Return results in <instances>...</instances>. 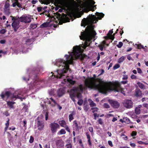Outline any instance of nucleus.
I'll list each match as a JSON object with an SVG mask.
<instances>
[{"instance_id":"f3484780","label":"nucleus","mask_w":148,"mask_h":148,"mask_svg":"<svg viewBox=\"0 0 148 148\" xmlns=\"http://www.w3.org/2000/svg\"><path fill=\"white\" fill-rule=\"evenodd\" d=\"M73 125L75 127V130L77 131L79 129H81L82 126H79V124L78 123L77 121L76 120H75L73 121Z\"/></svg>"},{"instance_id":"5fc2aeb1","label":"nucleus","mask_w":148,"mask_h":148,"mask_svg":"<svg viewBox=\"0 0 148 148\" xmlns=\"http://www.w3.org/2000/svg\"><path fill=\"white\" fill-rule=\"evenodd\" d=\"M131 78L132 79H137V77L136 76L133 74H132L131 76Z\"/></svg>"},{"instance_id":"3c124183","label":"nucleus","mask_w":148,"mask_h":148,"mask_svg":"<svg viewBox=\"0 0 148 148\" xmlns=\"http://www.w3.org/2000/svg\"><path fill=\"white\" fill-rule=\"evenodd\" d=\"M84 110L86 111L87 112L88 111L89 109V106L88 105H86V106H84Z\"/></svg>"},{"instance_id":"4d7b16f0","label":"nucleus","mask_w":148,"mask_h":148,"mask_svg":"<svg viewBox=\"0 0 148 148\" xmlns=\"http://www.w3.org/2000/svg\"><path fill=\"white\" fill-rule=\"evenodd\" d=\"M137 134V133L136 132L133 131L131 134V135L132 136H135Z\"/></svg>"},{"instance_id":"338daca9","label":"nucleus","mask_w":148,"mask_h":148,"mask_svg":"<svg viewBox=\"0 0 148 148\" xmlns=\"http://www.w3.org/2000/svg\"><path fill=\"white\" fill-rule=\"evenodd\" d=\"M38 2L37 0H33L32 1L31 3L33 4H34Z\"/></svg>"},{"instance_id":"f704fd0d","label":"nucleus","mask_w":148,"mask_h":148,"mask_svg":"<svg viewBox=\"0 0 148 148\" xmlns=\"http://www.w3.org/2000/svg\"><path fill=\"white\" fill-rule=\"evenodd\" d=\"M135 112L137 114H139L140 113V109L139 108H136L135 110Z\"/></svg>"},{"instance_id":"79ce46f5","label":"nucleus","mask_w":148,"mask_h":148,"mask_svg":"<svg viewBox=\"0 0 148 148\" xmlns=\"http://www.w3.org/2000/svg\"><path fill=\"white\" fill-rule=\"evenodd\" d=\"M66 148H73L72 145L71 143H69L66 145L65 146Z\"/></svg>"},{"instance_id":"c85d7f7f","label":"nucleus","mask_w":148,"mask_h":148,"mask_svg":"<svg viewBox=\"0 0 148 148\" xmlns=\"http://www.w3.org/2000/svg\"><path fill=\"white\" fill-rule=\"evenodd\" d=\"M125 59V57H124V56H122L118 59V62L119 63H122L124 61Z\"/></svg>"},{"instance_id":"2eb2a0df","label":"nucleus","mask_w":148,"mask_h":148,"mask_svg":"<svg viewBox=\"0 0 148 148\" xmlns=\"http://www.w3.org/2000/svg\"><path fill=\"white\" fill-rule=\"evenodd\" d=\"M12 26L14 29L15 32H16L19 27V23L16 21H13L12 23Z\"/></svg>"},{"instance_id":"423d86ee","label":"nucleus","mask_w":148,"mask_h":148,"mask_svg":"<svg viewBox=\"0 0 148 148\" xmlns=\"http://www.w3.org/2000/svg\"><path fill=\"white\" fill-rule=\"evenodd\" d=\"M95 3L94 0H86L85 3V5L84 9V10L86 12H88L89 11H94L95 10L93 9L96 8V5L93 6Z\"/></svg>"},{"instance_id":"603ef678","label":"nucleus","mask_w":148,"mask_h":148,"mask_svg":"<svg viewBox=\"0 0 148 148\" xmlns=\"http://www.w3.org/2000/svg\"><path fill=\"white\" fill-rule=\"evenodd\" d=\"M6 32L5 29H3L0 31V33L1 34H4Z\"/></svg>"},{"instance_id":"473e14b6","label":"nucleus","mask_w":148,"mask_h":148,"mask_svg":"<svg viewBox=\"0 0 148 148\" xmlns=\"http://www.w3.org/2000/svg\"><path fill=\"white\" fill-rule=\"evenodd\" d=\"M98 109L97 107L92 108L91 110H92V112L94 114L97 113L98 110Z\"/></svg>"},{"instance_id":"cd10ccee","label":"nucleus","mask_w":148,"mask_h":148,"mask_svg":"<svg viewBox=\"0 0 148 148\" xmlns=\"http://www.w3.org/2000/svg\"><path fill=\"white\" fill-rule=\"evenodd\" d=\"M9 121L10 120L8 119V120L6 121V123H5V132L6 131L8 127L9 126Z\"/></svg>"},{"instance_id":"864d4df0","label":"nucleus","mask_w":148,"mask_h":148,"mask_svg":"<svg viewBox=\"0 0 148 148\" xmlns=\"http://www.w3.org/2000/svg\"><path fill=\"white\" fill-rule=\"evenodd\" d=\"M98 122L99 123V124L100 125H102L103 123V122L102 121V119L100 118L98 120Z\"/></svg>"},{"instance_id":"9d476101","label":"nucleus","mask_w":148,"mask_h":148,"mask_svg":"<svg viewBox=\"0 0 148 148\" xmlns=\"http://www.w3.org/2000/svg\"><path fill=\"white\" fill-rule=\"evenodd\" d=\"M39 117L38 116V119H39ZM44 125L45 123L43 121L38 120L37 121V127L38 130L40 131L44 129Z\"/></svg>"},{"instance_id":"72a5a7b5","label":"nucleus","mask_w":148,"mask_h":148,"mask_svg":"<svg viewBox=\"0 0 148 148\" xmlns=\"http://www.w3.org/2000/svg\"><path fill=\"white\" fill-rule=\"evenodd\" d=\"M67 81L70 84L72 85H74L75 83V81H73L72 79H68Z\"/></svg>"},{"instance_id":"8fccbe9b","label":"nucleus","mask_w":148,"mask_h":148,"mask_svg":"<svg viewBox=\"0 0 148 148\" xmlns=\"http://www.w3.org/2000/svg\"><path fill=\"white\" fill-rule=\"evenodd\" d=\"M88 130L92 134H93V128L92 127H89L88 128Z\"/></svg>"},{"instance_id":"a18cd8bd","label":"nucleus","mask_w":148,"mask_h":148,"mask_svg":"<svg viewBox=\"0 0 148 148\" xmlns=\"http://www.w3.org/2000/svg\"><path fill=\"white\" fill-rule=\"evenodd\" d=\"M123 45V43L121 42H119V44L116 45L117 47L119 48H121Z\"/></svg>"},{"instance_id":"bb28decb","label":"nucleus","mask_w":148,"mask_h":148,"mask_svg":"<svg viewBox=\"0 0 148 148\" xmlns=\"http://www.w3.org/2000/svg\"><path fill=\"white\" fill-rule=\"evenodd\" d=\"M96 14L99 18V19H101V18H103L104 16V14L102 13H99L97 12Z\"/></svg>"},{"instance_id":"09e8293b","label":"nucleus","mask_w":148,"mask_h":148,"mask_svg":"<svg viewBox=\"0 0 148 148\" xmlns=\"http://www.w3.org/2000/svg\"><path fill=\"white\" fill-rule=\"evenodd\" d=\"M54 14H55V16L57 18H60L61 16V14L58 12H56Z\"/></svg>"},{"instance_id":"1a4fd4ad","label":"nucleus","mask_w":148,"mask_h":148,"mask_svg":"<svg viewBox=\"0 0 148 148\" xmlns=\"http://www.w3.org/2000/svg\"><path fill=\"white\" fill-rule=\"evenodd\" d=\"M19 21L25 23H30L31 21V18L29 16H22L19 18Z\"/></svg>"},{"instance_id":"aec40b11","label":"nucleus","mask_w":148,"mask_h":148,"mask_svg":"<svg viewBox=\"0 0 148 148\" xmlns=\"http://www.w3.org/2000/svg\"><path fill=\"white\" fill-rule=\"evenodd\" d=\"M86 135L88 139V145L89 146H92V144L91 142L90 137L89 133L88 132H87L86 133Z\"/></svg>"},{"instance_id":"680f3d73","label":"nucleus","mask_w":148,"mask_h":148,"mask_svg":"<svg viewBox=\"0 0 148 148\" xmlns=\"http://www.w3.org/2000/svg\"><path fill=\"white\" fill-rule=\"evenodd\" d=\"M3 114L6 116H8L9 115V113L8 111H5L4 112Z\"/></svg>"},{"instance_id":"0e129e2a","label":"nucleus","mask_w":148,"mask_h":148,"mask_svg":"<svg viewBox=\"0 0 148 148\" xmlns=\"http://www.w3.org/2000/svg\"><path fill=\"white\" fill-rule=\"evenodd\" d=\"M103 47L104 46H103L102 45H100L99 46V49L101 51H102L103 50Z\"/></svg>"},{"instance_id":"052dcab7","label":"nucleus","mask_w":148,"mask_h":148,"mask_svg":"<svg viewBox=\"0 0 148 148\" xmlns=\"http://www.w3.org/2000/svg\"><path fill=\"white\" fill-rule=\"evenodd\" d=\"M42 8L41 7H38L37 8V10L38 12H41L42 11Z\"/></svg>"},{"instance_id":"9b49d317","label":"nucleus","mask_w":148,"mask_h":148,"mask_svg":"<svg viewBox=\"0 0 148 148\" xmlns=\"http://www.w3.org/2000/svg\"><path fill=\"white\" fill-rule=\"evenodd\" d=\"M58 123L62 127H64L67 131L69 132H70V129L66 125V123L65 121L63 120L59 121Z\"/></svg>"},{"instance_id":"412c9836","label":"nucleus","mask_w":148,"mask_h":148,"mask_svg":"<svg viewBox=\"0 0 148 148\" xmlns=\"http://www.w3.org/2000/svg\"><path fill=\"white\" fill-rule=\"evenodd\" d=\"M7 106H8L10 108H14V107L13 105L15 103V102L8 101H7Z\"/></svg>"},{"instance_id":"0eeeda50","label":"nucleus","mask_w":148,"mask_h":148,"mask_svg":"<svg viewBox=\"0 0 148 148\" xmlns=\"http://www.w3.org/2000/svg\"><path fill=\"white\" fill-rule=\"evenodd\" d=\"M123 106L127 109L132 108L133 107V103L130 100L125 99L123 103Z\"/></svg>"},{"instance_id":"ea45409f","label":"nucleus","mask_w":148,"mask_h":148,"mask_svg":"<svg viewBox=\"0 0 148 148\" xmlns=\"http://www.w3.org/2000/svg\"><path fill=\"white\" fill-rule=\"evenodd\" d=\"M11 17H12V20L13 21L16 22L18 20V18H19L18 17L17 18L16 17L13 16H11Z\"/></svg>"},{"instance_id":"b1692460","label":"nucleus","mask_w":148,"mask_h":148,"mask_svg":"<svg viewBox=\"0 0 148 148\" xmlns=\"http://www.w3.org/2000/svg\"><path fill=\"white\" fill-rule=\"evenodd\" d=\"M88 101L89 103V105L90 107H92L94 106H96V104L94 103L91 99H88Z\"/></svg>"},{"instance_id":"4468645a","label":"nucleus","mask_w":148,"mask_h":148,"mask_svg":"<svg viewBox=\"0 0 148 148\" xmlns=\"http://www.w3.org/2000/svg\"><path fill=\"white\" fill-rule=\"evenodd\" d=\"M56 144L57 148H64V142L62 140H57Z\"/></svg>"},{"instance_id":"f03ea898","label":"nucleus","mask_w":148,"mask_h":148,"mask_svg":"<svg viewBox=\"0 0 148 148\" xmlns=\"http://www.w3.org/2000/svg\"><path fill=\"white\" fill-rule=\"evenodd\" d=\"M70 55V56L68 55H65L66 60L60 59L57 61L56 65L58 67L62 66L63 68L62 70H57L58 75H54V77L61 78L62 76H64V74L66 73L69 69V64L73 62L74 58L82 60H83L84 58V55L81 52V48L78 46H76L73 47V52H71Z\"/></svg>"},{"instance_id":"a211bd4d","label":"nucleus","mask_w":148,"mask_h":148,"mask_svg":"<svg viewBox=\"0 0 148 148\" xmlns=\"http://www.w3.org/2000/svg\"><path fill=\"white\" fill-rule=\"evenodd\" d=\"M60 4L62 5L64 7L67 8H71V5L68 3L65 2H61L60 3Z\"/></svg>"},{"instance_id":"f257e3e1","label":"nucleus","mask_w":148,"mask_h":148,"mask_svg":"<svg viewBox=\"0 0 148 148\" xmlns=\"http://www.w3.org/2000/svg\"><path fill=\"white\" fill-rule=\"evenodd\" d=\"M96 77V75L94 74L93 77L85 79L84 83L86 87L91 89L95 88L102 93L110 91L118 92L120 90L121 85L119 83L115 82L112 83L111 82H104L99 78H95Z\"/></svg>"},{"instance_id":"7ed1b4c3","label":"nucleus","mask_w":148,"mask_h":148,"mask_svg":"<svg viewBox=\"0 0 148 148\" xmlns=\"http://www.w3.org/2000/svg\"><path fill=\"white\" fill-rule=\"evenodd\" d=\"M88 19L91 24L87 26L84 32H81V35L79 36L80 39L85 40L83 46L84 49L90 45L93 36L96 34L95 31L93 30L94 26L92 25L96 22V17L95 15H91L89 16Z\"/></svg>"},{"instance_id":"de8ad7c7","label":"nucleus","mask_w":148,"mask_h":148,"mask_svg":"<svg viewBox=\"0 0 148 148\" xmlns=\"http://www.w3.org/2000/svg\"><path fill=\"white\" fill-rule=\"evenodd\" d=\"M103 107L106 108H110L109 105L107 103H104L103 105Z\"/></svg>"},{"instance_id":"69168bd1","label":"nucleus","mask_w":148,"mask_h":148,"mask_svg":"<svg viewBox=\"0 0 148 148\" xmlns=\"http://www.w3.org/2000/svg\"><path fill=\"white\" fill-rule=\"evenodd\" d=\"M127 78L128 77L127 75H124L122 79L123 80H126L127 79Z\"/></svg>"},{"instance_id":"5701e85b","label":"nucleus","mask_w":148,"mask_h":148,"mask_svg":"<svg viewBox=\"0 0 148 148\" xmlns=\"http://www.w3.org/2000/svg\"><path fill=\"white\" fill-rule=\"evenodd\" d=\"M75 111H73L72 112L71 114H70L69 116V121L71 122L73 119V116L75 114Z\"/></svg>"},{"instance_id":"a19ab883","label":"nucleus","mask_w":148,"mask_h":148,"mask_svg":"<svg viewBox=\"0 0 148 148\" xmlns=\"http://www.w3.org/2000/svg\"><path fill=\"white\" fill-rule=\"evenodd\" d=\"M79 88V91L83 92L84 90L83 86L82 84H80L78 87Z\"/></svg>"},{"instance_id":"e2e57ef3","label":"nucleus","mask_w":148,"mask_h":148,"mask_svg":"<svg viewBox=\"0 0 148 148\" xmlns=\"http://www.w3.org/2000/svg\"><path fill=\"white\" fill-rule=\"evenodd\" d=\"M6 41L5 40H2L0 41V43L1 44H4L5 43Z\"/></svg>"},{"instance_id":"39448f33","label":"nucleus","mask_w":148,"mask_h":148,"mask_svg":"<svg viewBox=\"0 0 148 148\" xmlns=\"http://www.w3.org/2000/svg\"><path fill=\"white\" fill-rule=\"evenodd\" d=\"M20 95V94L18 93V92L17 91H15V93L11 96V93L10 92L7 91L5 92H3L1 95V96L3 99H4L5 97H6L7 99H8L10 96H11L10 99L15 101L17 98L21 99H22V97L19 96Z\"/></svg>"},{"instance_id":"49530a36","label":"nucleus","mask_w":148,"mask_h":148,"mask_svg":"<svg viewBox=\"0 0 148 148\" xmlns=\"http://www.w3.org/2000/svg\"><path fill=\"white\" fill-rule=\"evenodd\" d=\"M34 138L32 136H31L29 140V142L30 143H32L34 142Z\"/></svg>"},{"instance_id":"4c0bfd02","label":"nucleus","mask_w":148,"mask_h":148,"mask_svg":"<svg viewBox=\"0 0 148 148\" xmlns=\"http://www.w3.org/2000/svg\"><path fill=\"white\" fill-rule=\"evenodd\" d=\"M32 42V39H27L26 41V44L27 45H30Z\"/></svg>"},{"instance_id":"a878e982","label":"nucleus","mask_w":148,"mask_h":148,"mask_svg":"<svg viewBox=\"0 0 148 148\" xmlns=\"http://www.w3.org/2000/svg\"><path fill=\"white\" fill-rule=\"evenodd\" d=\"M49 23L47 22H45L42 23L41 24L40 26L41 28H43L44 27H47L49 26Z\"/></svg>"},{"instance_id":"37998d69","label":"nucleus","mask_w":148,"mask_h":148,"mask_svg":"<svg viewBox=\"0 0 148 148\" xmlns=\"http://www.w3.org/2000/svg\"><path fill=\"white\" fill-rule=\"evenodd\" d=\"M120 67V65L119 64H115L113 67V69L114 70L116 69L119 68Z\"/></svg>"},{"instance_id":"58836bf2","label":"nucleus","mask_w":148,"mask_h":148,"mask_svg":"<svg viewBox=\"0 0 148 148\" xmlns=\"http://www.w3.org/2000/svg\"><path fill=\"white\" fill-rule=\"evenodd\" d=\"M71 89L73 91L75 92H79V88H78V87H74L73 89Z\"/></svg>"},{"instance_id":"393cba45","label":"nucleus","mask_w":148,"mask_h":148,"mask_svg":"<svg viewBox=\"0 0 148 148\" xmlns=\"http://www.w3.org/2000/svg\"><path fill=\"white\" fill-rule=\"evenodd\" d=\"M43 113L45 114V120H47L49 116V112L47 110H44L43 111Z\"/></svg>"},{"instance_id":"dca6fc26","label":"nucleus","mask_w":148,"mask_h":148,"mask_svg":"<svg viewBox=\"0 0 148 148\" xmlns=\"http://www.w3.org/2000/svg\"><path fill=\"white\" fill-rule=\"evenodd\" d=\"M57 95L59 97L62 96L65 93L64 89L63 88H60L57 91Z\"/></svg>"},{"instance_id":"c9c22d12","label":"nucleus","mask_w":148,"mask_h":148,"mask_svg":"<svg viewBox=\"0 0 148 148\" xmlns=\"http://www.w3.org/2000/svg\"><path fill=\"white\" fill-rule=\"evenodd\" d=\"M75 92L73 91L72 90V89L71 90L70 93V97H75Z\"/></svg>"},{"instance_id":"c756f323","label":"nucleus","mask_w":148,"mask_h":148,"mask_svg":"<svg viewBox=\"0 0 148 148\" xmlns=\"http://www.w3.org/2000/svg\"><path fill=\"white\" fill-rule=\"evenodd\" d=\"M66 133V132L64 129H61L58 133V134H65Z\"/></svg>"},{"instance_id":"4be33fe9","label":"nucleus","mask_w":148,"mask_h":148,"mask_svg":"<svg viewBox=\"0 0 148 148\" xmlns=\"http://www.w3.org/2000/svg\"><path fill=\"white\" fill-rule=\"evenodd\" d=\"M137 84L138 85V87H139L141 89L143 90L145 89V86L143 83L140 82H137Z\"/></svg>"},{"instance_id":"2f4dec72","label":"nucleus","mask_w":148,"mask_h":148,"mask_svg":"<svg viewBox=\"0 0 148 148\" xmlns=\"http://www.w3.org/2000/svg\"><path fill=\"white\" fill-rule=\"evenodd\" d=\"M135 45H136V47L138 49H140L141 48H143V49H145L143 45H141V44H136Z\"/></svg>"},{"instance_id":"13d9d810","label":"nucleus","mask_w":148,"mask_h":148,"mask_svg":"<svg viewBox=\"0 0 148 148\" xmlns=\"http://www.w3.org/2000/svg\"><path fill=\"white\" fill-rule=\"evenodd\" d=\"M81 96V94L79 92L77 93V95H76L77 97L79 99Z\"/></svg>"},{"instance_id":"6e6552de","label":"nucleus","mask_w":148,"mask_h":148,"mask_svg":"<svg viewBox=\"0 0 148 148\" xmlns=\"http://www.w3.org/2000/svg\"><path fill=\"white\" fill-rule=\"evenodd\" d=\"M50 127L51 132L53 133H56L57 131V129L60 128L59 125L54 122L51 123L50 124Z\"/></svg>"},{"instance_id":"bf43d9fd","label":"nucleus","mask_w":148,"mask_h":148,"mask_svg":"<svg viewBox=\"0 0 148 148\" xmlns=\"http://www.w3.org/2000/svg\"><path fill=\"white\" fill-rule=\"evenodd\" d=\"M137 70L138 72L140 74H141L142 73V71L141 70L140 68H137Z\"/></svg>"},{"instance_id":"6e6d98bb","label":"nucleus","mask_w":148,"mask_h":148,"mask_svg":"<svg viewBox=\"0 0 148 148\" xmlns=\"http://www.w3.org/2000/svg\"><path fill=\"white\" fill-rule=\"evenodd\" d=\"M109 145L111 147H113V145L112 144V142L110 140H109L108 142Z\"/></svg>"},{"instance_id":"774afa93","label":"nucleus","mask_w":148,"mask_h":148,"mask_svg":"<svg viewBox=\"0 0 148 148\" xmlns=\"http://www.w3.org/2000/svg\"><path fill=\"white\" fill-rule=\"evenodd\" d=\"M17 5L18 7L19 8H22V5L20 3H19L18 2L17 3Z\"/></svg>"},{"instance_id":"f8f14e48","label":"nucleus","mask_w":148,"mask_h":148,"mask_svg":"<svg viewBox=\"0 0 148 148\" xmlns=\"http://www.w3.org/2000/svg\"><path fill=\"white\" fill-rule=\"evenodd\" d=\"M109 102L111 106L114 108H118L120 106L119 103L117 101L109 100Z\"/></svg>"},{"instance_id":"20e7f679","label":"nucleus","mask_w":148,"mask_h":148,"mask_svg":"<svg viewBox=\"0 0 148 148\" xmlns=\"http://www.w3.org/2000/svg\"><path fill=\"white\" fill-rule=\"evenodd\" d=\"M40 69L39 68H34L32 71L30 75H27L23 77L22 78L23 80L26 82L29 81L30 77L29 75L31 76V77L34 81L37 80L38 79V75L40 72Z\"/></svg>"},{"instance_id":"7c9ffc66","label":"nucleus","mask_w":148,"mask_h":148,"mask_svg":"<svg viewBox=\"0 0 148 148\" xmlns=\"http://www.w3.org/2000/svg\"><path fill=\"white\" fill-rule=\"evenodd\" d=\"M123 121L124 122L127 123H129L130 122L129 119L127 117H125L123 118Z\"/></svg>"},{"instance_id":"c03bdc74","label":"nucleus","mask_w":148,"mask_h":148,"mask_svg":"<svg viewBox=\"0 0 148 148\" xmlns=\"http://www.w3.org/2000/svg\"><path fill=\"white\" fill-rule=\"evenodd\" d=\"M83 101L82 99H79L77 102V104L79 106H81L83 103Z\"/></svg>"},{"instance_id":"e433bc0d","label":"nucleus","mask_w":148,"mask_h":148,"mask_svg":"<svg viewBox=\"0 0 148 148\" xmlns=\"http://www.w3.org/2000/svg\"><path fill=\"white\" fill-rule=\"evenodd\" d=\"M37 25L36 24H31L30 25V27L33 29H35L37 27Z\"/></svg>"},{"instance_id":"6ab92c4d","label":"nucleus","mask_w":148,"mask_h":148,"mask_svg":"<svg viewBox=\"0 0 148 148\" xmlns=\"http://www.w3.org/2000/svg\"><path fill=\"white\" fill-rule=\"evenodd\" d=\"M113 33V29L110 30L108 34H107V35H109V38L112 40H113L114 38V34H113V35H112V34Z\"/></svg>"},{"instance_id":"ddd939ff","label":"nucleus","mask_w":148,"mask_h":148,"mask_svg":"<svg viewBox=\"0 0 148 148\" xmlns=\"http://www.w3.org/2000/svg\"><path fill=\"white\" fill-rule=\"evenodd\" d=\"M135 86L136 88L135 90V96L137 97H139L142 96V93L141 90L138 88V86L137 85H135Z\"/></svg>"}]
</instances>
